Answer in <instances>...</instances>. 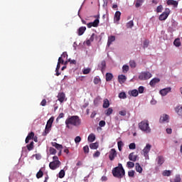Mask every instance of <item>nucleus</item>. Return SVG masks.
Here are the masks:
<instances>
[{
	"label": "nucleus",
	"instance_id": "15",
	"mask_svg": "<svg viewBox=\"0 0 182 182\" xmlns=\"http://www.w3.org/2000/svg\"><path fill=\"white\" fill-rule=\"evenodd\" d=\"M127 80V77H126V75H120L118 76V82L120 83V85H122V83H124L126 80Z\"/></svg>",
	"mask_w": 182,
	"mask_h": 182
},
{
	"label": "nucleus",
	"instance_id": "31",
	"mask_svg": "<svg viewBox=\"0 0 182 182\" xmlns=\"http://www.w3.org/2000/svg\"><path fill=\"white\" fill-rule=\"evenodd\" d=\"M144 3V0H136L135 3V6L136 8H140V6H141Z\"/></svg>",
	"mask_w": 182,
	"mask_h": 182
},
{
	"label": "nucleus",
	"instance_id": "49",
	"mask_svg": "<svg viewBox=\"0 0 182 182\" xmlns=\"http://www.w3.org/2000/svg\"><path fill=\"white\" fill-rule=\"evenodd\" d=\"M83 75H89L90 73V68H85L82 71Z\"/></svg>",
	"mask_w": 182,
	"mask_h": 182
},
{
	"label": "nucleus",
	"instance_id": "32",
	"mask_svg": "<svg viewBox=\"0 0 182 182\" xmlns=\"http://www.w3.org/2000/svg\"><path fill=\"white\" fill-rule=\"evenodd\" d=\"M173 45L176 46V48H179V46H181V42L180 41V38H176L173 41Z\"/></svg>",
	"mask_w": 182,
	"mask_h": 182
},
{
	"label": "nucleus",
	"instance_id": "14",
	"mask_svg": "<svg viewBox=\"0 0 182 182\" xmlns=\"http://www.w3.org/2000/svg\"><path fill=\"white\" fill-rule=\"evenodd\" d=\"M100 70L103 73L106 70V61L102 60L101 63L98 65Z\"/></svg>",
	"mask_w": 182,
	"mask_h": 182
},
{
	"label": "nucleus",
	"instance_id": "25",
	"mask_svg": "<svg viewBox=\"0 0 182 182\" xmlns=\"http://www.w3.org/2000/svg\"><path fill=\"white\" fill-rule=\"evenodd\" d=\"M135 169L137 173H142L143 171V168H141V166H140V164L139 163L135 164Z\"/></svg>",
	"mask_w": 182,
	"mask_h": 182
},
{
	"label": "nucleus",
	"instance_id": "26",
	"mask_svg": "<svg viewBox=\"0 0 182 182\" xmlns=\"http://www.w3.org/2000/svg\"><path fill=\"white\" fill-rule=\"evenodd\" d=\"M175 112L179 115L182 116V105H179L175 108Z\"/></svg>",
	"mask_w": 182,
	"mask_h": 182
},
{
	"label": "nucleus",
	"instance_id": "1",
	"mask_svg": "<svg viewBox=\"0 0 182 182\" xmlns=\"http://www.w3.org/2000/svg\"><path fill=\"white\" fill-rule=\"evenodd\" d=\"M82 121L79 118L78 116H71L66 119L65 120V126L67 129H72V126H75L77 127V126H80Z\"/></svg>",
	"mask_w": 182,
	"mask_h": 182
},
{
	"label": "nucleus",
	"instance_id": "56",
	"mask_svg": "<svg viewBox=\"0 0 182 182\" xmlns=\"http://www.w3.org/2000/svg\"><path fill=\"white\" fill-rule=\"evenodd\" d=\"M119 114H120V116H126V114H127V112H126V110L119 111Z\"/></svg>",
	"mask_w": 182,
	"mask_h": 182
},
{
	"label": "nucleus",
	"instance_id": "38",
	"mask_svg": "<svg viewBox=\"0 0 182 182\" xmlns=\"http://www.w3.org/2000/svg\"><path fill=\"white\" fill-rule=\"evenodd\" d=\"M129 65H124L122 67V72L123 73H127L129 72Z\"/></svg>",
	"mask_w": 182,
	"mask_h": 182
},
{
	"label": "nucleus",
	"instance_id": "27",
	"mask_svg": "<svg viewBox=\"0 0 182 182\" xmlns=\"http://www.w3.org/2000/svg\"><path fill=\"white\" fill-rule=\"evenodd\" d=\"M52 146L53 147H55V149H57V150H62V149H63V146L56 142H52Z\"/></svg>",
	"mask_w": 182,
	"mask_h": 182
},
{
	"label": "nucleus",
	"instance_id": "60",
	"mask_svg": "<svg viewBox=\"0 0 182 182\" xmlns=\"http://www.w3.org/2000/svg\"><path fill=\"white\" fill-rule=\"evenodd\" d=\"M100 156V151H96V152L93 154V157H99Z\"/></svg>",
	"mask_w": 182,
	"mask_h": 182
},
{
	"label": "nucleus",
	"instance_id": "45",
	"mask_svg": "<svg viewBox=\"0 0 182 182\" xmlns=\"http://www.w3.org/2000/svg\"><path fill=\"white\" fill-rule=\"evenodd\" d=\"M119 99H126V97H127L126 96V92H120L119 94Z\"/></svg>",
	"mask_w": 182,
	"mask_h": 182
},
{
	"label": "nucleus",
	"instance_id": "39",
	"mask_svg": "<svg viewBox=\"0 0 182 182\" xmlns=\"http://www.w3.org/2000/svg\"><path fill=\"white\" fill-rule=\"evenodd\" d=\"M127 167H128V168H133V167H134V162L128 161L127 163Z\"/></svg>",
	"mask_w": 182,
	"mask_h": 182
},
{
	"label": "nucleus",
	"instance_id": "43",
	"mask_svg": "<svg viewBox=\"0 0 182 182\" xmlns=\"http://www.w3.org/2000/svg\"><path fill=\"white\" fill-rule=\"evenodd\" d=\"M133 26H134V23H133V21H130L127 23V28H133Z\"/></svg>",
	"mask_w": 182,
	"mask_h": 182
},
{
	"label": "nucleus",
	"instance_id": "50",
	"mask_svg": "<svg viewBox=\"0 0 182 182\" xmlns=\"http://www.w3.org/2000/svg\"><path fill=\"white\" fill-rule=\"evenodd\" d=\"M163 11V6L160 5L156 8V12L157 14H160V12H162Z\"/></svg>",
	"mask_w": 182,
	"mask_h": 182
},
{
	"label": "nucleus",
	"instance_id": "16",
	"mask_svg": "<svg viewBox=\"0 0 182 182\" xmlns=\"http://www.w3.org/2000/svg\"><path fill=\"white\" fill-rule=\"evenodd\" d=\"M33 137H35V133H33V132H30L26 138V143H29V140L33 139Z\"/></svg>",
	"mask_w": 182,
	"mask_h": 182
},
{
	"label": "nucleus",
	"instance_id": "48",
	"mask_svg": "<svg viewBox=\"0 0 182 182\" xmlns=\"http://www.w3.org/2000/svg\"><path fill=\"white\" fill-rule=\"evenodd\" d=\"M94 84L95 85H99V83H100V78L97 77H95L94 78Z\"/></svg>",
	"mask_w": 182,
	"mask_h": 182
},
{
	"label": "nucleus",
	"instance_id": "41",
	"mask_svg": "<svg viewBox=\"0 0 182 182\" xmlns=\"http://www.w3.org/2000/svg\"><path fill=\"white\" fill-rule=\"evenodd\" d=\"M129 66H130V68H132V69H134V68H136V62L134 60H130Z\"/></svg>",
	"mask_w": 182,
	"mask_h": 182
},
{
	"label": "nucleus",
	"instance_id": "61",
	"mask_svg": "<svg viewBox=\"0 0 182 182\" xmlns=\"http://www.w3.org/2000/svg\"><path fill=\"white\" fill-rule=\"evenodd\" d=\"M95 36H96V34L92 33L89 40H90L91 42H93V41H95Z\"/></svg>",
	"mask_w": 182,
	"mask_h": 182
},
{
	"label": "nucleus",
	"instance_id": "20",
	"mask_svg": "<svg viewBox=\"0 0 182 182\" xmlns=\"http://www.w3.org/2000/svg\"><path fill=\"white\" fill-rule=\"evenodd\" d=\"M159 82H160L159 78H154L150 81L149 85L153 87L156 86V83H159Z\"/></svg>",
	"mask_w": 182,
	"mask_h": 182
},
{
	"label": "nucleus",
	"instance_id": "37",
	"mask_svg": "<svg viewBox=\"0 0 182 182\" xmlns=\"http://www.w3.org/2000/svg\"><path fill=\"white\" fill-rule=\"evenodd\" d=\"M42 177H43V171H42V170L40 169L38 172L36 173V178H42Z\"/></svg>",
	"mask_w": 182,
	"mask_h": 182
},
{
	"label": "nucleus",
	"instance_id": "44",
	"mask_svg": "<svg viewBox=\"0 0 182 182\" xmlns=\"http://www.w3.org/2000/svg\"><path fill=\"white\" fill-rule=\"evenodd\" d=\"M58 176H59V178H63V177H65V170H61L59 173H58Z\"/></svg>",
	"mask_w": 182,
	"mask_h": 182
},
{
	"label": "nucleus",
	"instance_id": "51",
	"mask_svg": "<svg viewBox=\"0 0 182 182\" xmlns=\"http://www.w3.org/2000/svg\"><path fill=\"white\" fill-rule=\"evenodd\" d=\"M134 173H136L134 170H131L128 172L129 177H134Z\"/></svg>",
	"mask_w": 182,
	"mask_h": 182
},
{
	"label": "nucleus",
	"instance_id": "6",
	"mask_svg": "<svg viewBox=\"0 0 182 182\" xmlns=\"http://www.w3.org/2000/svg\"><path fill=\"white\" fill-rule=\"evenodd\" d=\"M54 118L51 117L47 122V124L45 128V131L43 132V136H46L48 134L49 132H50V129L52 128V124L53 123Z\"/></svg>",
	"mask_w": 182,
	"mask_h": 182
},
{
	"label": "nucleus",
	"instance_id": "54",
	"mask_svg": "<svg viewBox=\"0 0 182 182\" xmlns=\"http://www.w3.org/2000/svg\"><path fill=\"white\" fill-rule=\"evenodd\" d=\"M144 92V87L140 86L138 88V93H143Z\"/></svg>",
	"mask_w": 182,
	"mask_h": 182
},
{
	"label": "nucleus",
	"instance_id": "24",
	"mask_svg": "<svg viewBox=\"0 0 182 182\" xmlns=\"http://www.w3.org/2000/svg\"><path fill=\"white\" fill-rule=\"evenodd\" d=\"M90 148L92 150H97V149L99 148V143L98 142H95V143H92L90 144Z\"/></svg>",
	"mask_w": 182,
	"mask_h": 182
},
{
	"label": "nucleus",
	"instance_id": "3",
	"mask_svg": "<svg viewBox=\"0 0 182 182\" xmlns=\"http://www.w3.org/2000/svg\"><path fill=\"white\" fill-rule=\"evenodd\" d=\"M94 18H95L96 19L93 22L87 23L86 21L82 19L81 21L82 23H83V25H87V28H92V26H93V28H97L100 23L99 19H100V15L98 14V15L94 16Z\"/></svg>",
	"mask_w": 182,
	"mask_h": 182
},
{
	"label": "nucleus",
	"instance_id": "23",
	"mask_svg": "<svg viewBox=\"0 0 182 182\" xmlns=\"http://www.w3.org/2000/svg\"><path fill=\"white\" fill-rule=\"evenodd\" d=\"M168 120V115L163 114V116L160 117L159 122L160 123H164V122H167Z\"/></svg>",
	"mask_w": 182,
	"mask_h": 182
},
{
	"label": "nucleus",
	"instance_id": "4",
	"mask_svg": "<svg viewBox=\"0 0 182 182\" xmlns=\"http://www.w3.org/2000/svg\"><path fill=\"white\" fill-rule=\"evenodd\" d=\"M139 128L144 133H150L151 132V129L149 126V121L146 119L139 123Z\"/></svg>",
	"mask_w": 182,
	"mask_h": 182
},
{
	"label": "nucleus",
	"instance_id": "57",
	"mask_svg": "<svg viewBox=\"0 0 182 182\" xmlns=\"http://www.w3.org/2000/svg\"><path fill=\"white\" fill-rule=\"evenodd\" d=\"M63 117H65V114L63 113H60L59 114L58 117H57L56 120H59L60 119H63Z\"/></svg>",
	"mask_w": 182,
	"mask_h": 182
},
{
	"label": "nucleus",
	"instance_id": "8",
	"mask_svg": "<svg viewBox=\"0 0 182 182\" xmlns=\"http://www.w3.org/2000/svg\"><path fill=\"white\" fill-rule=\"evenodd\" d=\"M170 9L166 8L165 9V11L159 16V21H166L167 18H168V15H170Z\"/></svg>",
	"mask_w": 182,
	"mask_h": 182
},
{
	"label": "nucleus",
	"instance_id": "58",
	"mask_svg": "<svg viewBox=\"0 0 182 182\" xmlns=\"http://www.w3.org/2000/svg\"><path fill=\"white\" fill-rule=\"evenodd\" d=\"M56 153V149L55 148H50V154H55Z\"/></svg>",
	"mask_w": 182,
	"mask_h": 182
},
{
	"label": "nucleus",
	"instance_id": "52",
	"mask_svg": "<svg viewBox=\"0 0 182 182\" xmlns=\"http://www.w3.org/2000/svg\"><path fill=\"white\" fill-rule=\"evenodd\" d=\"M83 151L85 154H87V153H89V146H85L83 147Z\"/></svg>",
	"mask_w": 182,
	"mask_h": 182
},
{
	"label": "nucleus",
	"instance_id": "46",
	"mask_svg": "<svg viewBox=\"0 0 182 182\" xmlns=\"http://www.w3.org/2000/svg\"><path fill=\"white\" fill-rule=\"evenodd\" d=\"M149 44H150V41H149V40H145L144 41V46H143V48H148Z\"/></svg>",
	"mask_w": 182,
	"mask_h": 182
},
{
	"label": "nucleus",
	"instance_id": "42",
	"mask_svg": "<svg viewBox=\"0 0 182 182\" xmlns=\"http://www.w3.org/2000/svg\"><path fill=\"white\" fill-rule=\"evenodd\" d=\"M113 113V109L112 108H108L107 110L105 112L106 116H110Z\"/></svg>",
	"mask_w": 182,
	"mask_h": 182
},
{
	"label": "nucleus",
	"instance_id": "53",
	"mask_svg": "<svg viewBox=\"0 0 182 182\" xmlns=\"http://www.w3.org/2000/svg\"><path fill=\"white\" fill-rule=\"evenodd\" d=\"M129 149H130V150H134V149H136V144H134V143H131V144L129 145Z\"/></svg>",
	"mask_w": 182,
	"mask_h": 182
},
{
	"label": "nucleus",
	"instance_id": "63",
	"mask_svg": "<svg viewBox=\"0 0 182 182\" xmlns=\"http://www.w3.org/2000/svg\"><path fill=\"white\" fill-rule=\"evenodd\" d=\"M68 62H70L71 65H76V61L75 60L68 59Z\"/></svg>",
	"mask_w": 182,
	"mask_h": 182
},
{
	"label": "nucleus",
	"instance_id": "35",
	"mask_svg": "<svg viewBox=\"0 0 182 182\" xmlns=\"http://www.w3.org/2000/svg\"><path fill=\"white\" fill-rule=\"evenodd\" d=\"M162 174L164 177H170V176H171V171L165 170Z\"/></svg>",
	"mask_w": 182,
	"mask_h": 182
},
{
	"label": "nucleus",
	"instance_id": "10",
	"mask_svg": "<svg viewBox=\"0 0 182 182\" xmlns=\"http://www.w3.org/2000/svg\"><path fill=\"white\" fill-rule=\"evenodd\" d=\"M115 157H117V152L115 149H112L109 151V159L111 161H113Z\"/></svg>",
	"mask_w": 182,
	"mask_h": 182
},
{
	"label": "nucleus",
	"instance_id": "33",
	"mask_svg": "<svg viewBox=\"0 0 182 182\" xmlns=\"http://www.w3.org/2000/svg\"><path fill=\"white\" fill-rule=\"evenodd\" d=\"M157 163L159 166H161V164H163V163H164V158L161 156H158Z\"/></svg>",
	"mask_w": 182,
	"mask_h": 182
},
{
	"label": "nucleus",
	"instance_id": "19",
	"mask_svg": "<svg viewBox=\"0 0 182 182\" xmlns=\"http://www.w3.org/2000/svg\"><path fill=\"white\" fill-rule=\"evenodd\" d=\"M116 41V36H110L108 37V41H107V46H110L112 45V42H114Z\"/></svg>",
	"mask_w": 182,
	"mask_h": 182
},
{
	"label": "nucleus",
	"instance_id": "9",
	"mask_svg": "<svg viewBox=\"0 0 182 182\" xmlns=\"http://www.w3.org/2000/svg\"><path fill=\"white\" fill-rule=\"evenodd\" d=\"M151 149V145H150L149 144H147L142 151L143 154L146 158V159H149V153H150Z\"/></svg>",
	"mask_w": 182,
	"mask_h": 182
},
{
	"label": "nucleus",
	"instance_id": "22",
	"mask_svg": "<svg viewBox=\"0 0 182 182\" xmlns=\"http://www.w3.org/2000/svg\"><path fill=\"white\" fill-rule=\"evenodd\" d=\"M121 15H122V13L120 11H116L114 16V21H116L117 22H119L120 21Z\"/></svg>",
	"mask_w": 182,
	"mask_h": 182
},
{
	"label": "nucleus",
	"instance_id": "59",
	"mask_svg": "<svg viewBox=\"0 0 182 182\" xmlns=\"http://www.w3.org/2000/svg\"><path fill=\"white\" fill-rule=\"evenodd\" d=\"M96 114H97V112H96V111H93L90 115L91 119H95Z\"/></svg>",
	"mask_w": 182,
	"mask_h": 182
},
{
	"label": "nucleus",
	"instance_id": "18",
	"mask_svg": "<svg viewBox=\"0 0 182 182\" xmlns=\"http://www.w3.org/2000/svg\"><path fill=\"white\" fill-rule=\"evenodd\" d=\"M86 32V26H81L77 30L78 36H82Z\"/></svg>",
	"mask_w": 182,
	"mask_h": 182
},
{
	"label": "nucleus",
	"instance_id": "13",
	"mask_svg": "<svg viewBox=\"0 0 182 182\" xmlns=\"http://www.w3.org/2000/svg\"><path fill=\"white\" fill-rule=\"evenodd\" d=\"M65 97L66 95H65V92H59L58 95V100L60 101V103H63Z\"/></svg>",
	"mask_w": 182,
	"mask_h": 182
},
{
	"label": "nucleus",
	"instance_id": "30",
	"mask_svg": "<svg viewBox=\"0 0 182 182\" xmlns=\"http://www.w3.org/2000/svg\"><path fill=\"white\" fill-rule=\"evenodd\" d=\"M34 144L35 143L33 141H31L29 144H27V150H28V151L33 150V148L35 147Z\"/></svg>",
	"mask_w": 182,
	"mask_h": 182
},
{
	"label": "nucleus",
	"instance_id": "62",
	"mask_svg": "<svg viewBox=\"0 0 182 182\" xmlns=\"http://www.w3.org/2000/svg\"><path fill=\"white\" fill-rule=\"evenodd\" d=\"M60 63H60H62V65H63V63H65V61L63 60V59L62 58V57H60L59 58H58V63Z\"/></svg>",
	"mask_w": 182,
	"mask_h": 182
},
{
	"label": "nucleus",
	"instance_id": "2",
	"mask_svg": "<svg viewBox=\"0 0 182 182\" xmlns=\"http://www.w3.org/2000/svg\"><path fill=\"white\" fill-rule=\"evenodd\" d=\"M126 172L124 171V168H123V165H122V164H119L118 166H116L112 169V175L117 178H123Z\"/></svg>",
	"mask_w": 182,
	"mask_h": 182
},
{
	"label": "nucleus",
	"instance_id": "11",
	"mask_svg": "<svg viewBox=\"0 0 182 182\" xmlns=\"http://www.w3.org/2000/svg\"><path fill=\"white\" fill-rule=\"evenodd\" d=\"M169 92H171V87H168L166 88H164L159 91V93L161 96H166Z\"/></svg>",
	"mask_w": 182,
	"mask_h": 182
},
{
	"label": "nucleus",
	"instance_id": "47",
	"mask_svg": "<svg viewBox=\"0 0 182 182\" xmlns=\"http://www.w3.org/2000/svg\"><path fill=\"white\" fill-rule=\"evenodd\" d=\"M80 141H82V138H80V136L75 138V143H76V144H77V143H80Z\"/></svg>",
	"mask_w": 182,
	"mask_h": 182
},
{
	"label": "nucleus",
	"instance_id": "55",
	"mask_svg": "<svg viewBox=\"0 0 182 182\" xmlns=\"http://www.w3.org/2000/svg\"><path fill=\"white\" fill-rule=\"evenodd\" d=\"M99 126H100V127H105V126H106V122L102 120L99 122Z\"/></svg>",
	"mask_w": 182,
	"mask_h": 182
},
{
	"label": "nucleus",
	"instance_id": "7",
	"mask_svg": "<svg viewBox=\"0 0 182 182\" xmlns=\"http://www.w3.org/2000/svg\"><path fill=\"white\" fill-rule=\"evenodd\" d=\"M151 77V73L150 72H142L139 75V80H147Z\"/></svg>",
	"mask_w": 182,
	"mask_h": 182
},
{
	"label": "nucleus",
	"instance_id": "29",
	"mask_svg": "<svg viewBox=\"0 0 182 182\" xmlns=\"http://www.w3.org/2000/svg\"><path fill=\"white\" fill-rule=\"evenodd\" d=\"M109 106H110V103L109 102V100L105 99L104 101H103L102 107L104 109H107V107H109Z\"/></svg>",
	"mask_w": 182,
	"mask_h": 182
},
{
	"label": "nucleus",
	"instance_id": "21",
	"mask_svg": "<svg viewBox=\"0 0 182 182\" xmlns=\"http://www.w3.org/2000/svg\"><path fill=\"white\" fill-rule=\"evenodd\" d=\"M95 140H96V136L95 135V134H90L88 136L87 141L90 143H93V141H95Z\"/></svg>",
	"mask_w": 182,
	"mask_h": 182
},
{
	"label": "nucleus",
	"instance_id": "64",
	"mask_svg": "<svg viewBox=\"0 0 182 182\" xmlns=\"http://www.w3.org/2000/svg\"><path fill=\"white\" fill-rule=\"evenodd\" d=\"M46 105V100L43 99L41 102V106H45Z\"/></svg>",
	"mask_w": 182,
	"mask_h": 182
},
{
	"label": "nucleus",
	"instance_id": "28",
	"mask_svg": "<svg viewBox=\"0 0 182 182\" xmlns=\"http://www.w3.org/2000/svg\"><path fill=\"white\" fill-rule=\"evenodd\" d=\"M105 79L107 82H110V80H112V79H113V74L110 73H107L105 75Z\"/></svg>",
	"mask_w": 182,
	"mask_h": 182
},
{
	"label": "nucleus",
	"instance_id": "5",
	"mask_svg": "<svg viewBox=\"0 0 182 182\" xmlns=\"http://www.w3.org/2000/svg\"><path fill=\"white\" fill-rule=\"evenodd\" d=\"M49 167L50 170H56L60 167V161L57 156L53 157V161L49 164Z\"/></svg>",
	"mask_w": 182,
	"mask_h": 182
},
{
	"label": "nucleus",
	"instance_id": "34",
	"mask_svg": "<svg viewBox=\"0 0 182 182\" xmlns=\"http://www.w3.org/2000/svg\"><path fill=\"white\" fill-rule=\"evenodd\" d=\"M131 96H133L134 97H137V96H139V91L137 90H132Z\"/></svg>",
	"mask_w": 182,
	"mask_h": 182
},
{
	"label": "nucleus",
	"instance_id": "17",
	"mask_svg": "<svg viewBox=\"0 0 182 182\" xmlns=\"http://www.w3.org/2000/svg\"><path fill=\"white\" fill-rule=\"evenodd\" d=\"M128 159L130 160V161H136L137 155L134 154V152H132L129 154Z\"/></svg>",
	"mask_w": 182,
	"mask_h": 182
},
{
	"label": "nucleus",
	"instance_id": "36",
	"mask_svg": "<svg viewBox=\"0 0 182 182\" xmlns=\"http://www.w3.org/2000/svg\"><path fill=\"white\" fill-rule=\"evenodd\" d=\"M100 100H102V98L100 97H97L94 100V105L95 106H98L99 103H100Z\"/></svg>",
	"mask_w": 182,
	"mask_h": 182
},
{
	"label": "nucleus",
	"instance_id": "40",
	"mask_svg": "<svg viewBox=\"0 0 182 182\" xmlns=\"http://www.w3.org/2000/svg\"><path fill=\"white\" fill-rule=\"evenodd\" d=\"M124 144H123V141H119L117 142V146H118V150L119 151H122V147H123Z\"/></svg>",
	"mask_w": 182,
	"mask_h": 182
},
{
	"label": "nucleus",
	"instance_id": "12",
	"mask_svg": "<svg viewBox=\"0 0 182 182\" xmlns=\"http://www.w3.org/2000/svg\"><path fill=\"white\" fill-rule=\"evenodd\" d=\"M167 5L172 6L173 8H177L178 6V1L176 0H168L166 1Z\"/></svg>",
	"mask_w": 182,
	"mask_h": 182
}]
</instances>
